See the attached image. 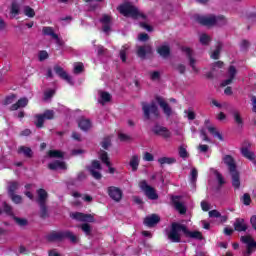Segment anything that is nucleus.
<instances>
[{"label": "nucleus", "instance_id": "7ed1b4c3", "mask_svg": "<svg viewBox=\"0 0 256 256\" xmlns=\"http://www.w3.org/2000/svg\"><path fill=\"white\" fill-rule=\"evenodd\" d=\"M181 231L185 233V225L177 222L172 223L170 231L167 232V237L172 243L181 242Z\"/></svg>", "mask_w": 256, "mask_h": 256}, {"label": "nucleus", "instance_id": "9d476101", "mask_svg": "<svg viewBox=\"0 0 256 256\" xmlns=\"http://www.w3.org/2000/svg\"><path fill=\"white\" fill-rule=\"evenodd\" d=\"M249 149H251V143L244 142L242 148L240 149V153L245 157V159H248V161H252L256 156H255V152Z\"/></svg>", "mask_w": 256, "mask_h": 256}, {"label": "nucleus", "instance_id": "0eeeda50", "mask_svg": "<svg viewBox=\"0 0 256 256\" xmlns=\"http://www.w3.org/2000/svg\"><path fill=\"white\" fill-rule=\"evenodd\" d=\"M107 193L110 199H113V201H116V203H119V201L123 199V191L115 186L108 187Z\"/></svg>", "mask_w": 256, "mask_h": 256}, {"label": "nucleus", "instance_id": "f257e3e1", "mask_svg": "<svg viewBox=\"0 0 256 256\" xmlns=\"http://www.w3.org/2000/svg\"><path fill=\"white\" fill-rule=\"evenodd\" d=\"M142 110L144 113V118L147 121H157V119L161 117L159 107H157V103L155 102H151L150 104L143 103Z\"/></svg>", "mask_w": 256, "mask_h": 256}, {"label": "nucleus", "instance_id": "72a5a7b5", "mask_svg": "<svg viewBox=\"0 0 256 256\" xmlns=\"http://www.w3.org/2000/svg\"><path fill=\"white\" fill-rule=\"evenodd\" d=\"M175 158L173 157H162L158 159V163L161 165H173L175 163Z\"/></svg>", "mask_w": 256, "mask_h": 256}, {"label": "nucleus", "instance_id": "603ef678", "mask_svg": "<svg viewBox=\"0 0 256 256\" xmlns=\"http://www.w3.org/2000/svg\"><path fill=\"white\" fill-rule=\"evenodd\" d=\"M16 99L17 96L15 95L7 96L4 100V105H11L12 103H15Z\"/></svg>", "mask_w": 256, "mask_h": 256}, {"label": "nucleus", "instance_id": "0e129e2a", "mask_svg": "<svg viewBox=\"0 0 256 256\" xmlns=\"http://www.w3.org/2000/svg\"><path fill=\"white\" fill-rule=\"evenodd\" d=\"M40 205V215L41 217H45L47 215V206L46 204H39Z\"/></svg>", "mask_w": 256, "mask_h": 256}, {"label": "nucleus", "instance_id": "2eb2a0df", "mask_svg": "<svg viewBox=\"0 0 256 256\" xmlns=\"http://www.w3.org/2000/svg\"><path fill=\"white\" fill-rule=\"evenodd\" d=\"M179 199H181V197L174 196L172 198V202L175 206L176 211L179 212L180 215H185L187 213V206H185L183 202L179 201Z\"/></svg>", "mask_w": 256, "mask_h": 256}, {"label": "nucleus", "instance_id": "6e6552de", "mask_svg": "<svg viewBox=\"0 0 256 256\" xmlns=\"http://www.w3.org/2000/svg\"><path fill=\"white\" fill-rule=\"evenodd\" d=\"M240 241L247 245V252L246 254L249 256L251 253H253V249L256 247V241L253 239L251 235L242 236L240 238Z\"/></svg>", "mask_w": 256, "mask_h": 256}, {"label": "nucleus", "instance_id": "052dcab7", "mask_svg": "<svg viewBox=\"0 0 256 256\" xmlns=\"http://www.w3.org/2000/svg\"><path fill=\"white\" fill-rule=\"evenodd\" d=\"M179 155L182 159H187L189 157V154L187 153V149L181 147L179 149Z\"/></svg>", "mask_w": 256, "mask_h": 256}, {"label": "nucleus", "instance_id": "6e6d98bb", "mask_svg": "<svg viewBox=\"0 0 256 256\" xmlns=\"http://www.w3.org/2000/svg\"><path fill=\"white\" fill-rule=\"evenodd\" d=\"M220 53H221V45L219 44L211 54V59H219Z\"/></svg>", "mask_w": 256, "mask_h": 256}, {"label": "nucleus", "instance_id": "79ce46f5", "mask_svg": "<svg viewBox=\"0 0 256 256\" xmlns=\"http://www.w3.org/2000/svg\"><path fill=\"white\" fill-rule=\"evenodd\" d=\"M100 159H101L102 162L105 163V165H106L107 167H111V162L109 161V156L107 155V152L102 151V152L100 153Z\"/></svg>", "mask_w": 256, "mask_h": 256}, {"label": "nucleus", "instance_id": "423d86ee", "mask_svg": "<svg viewBox=\"0 0 256 256\" xmlns=\"http://www.w3.org/2000/svg\"><path fill=\"white\" fill-rule=\"evenodd\" d=\"M72 219L81 221L82 223H95V217L91 214H84L81 212H75L71 214Z\"/></svg>", "mask_w": 256, "mask_h": 256}, {"label": "nucleus", "instance_id": "2f4dec72", "mask_svg": "<svg viewBox=\"0 0 256 256\" xmlns=\"http://www.w3.org/2000/svg\"><path fill=\"white\" fill-rule=\"evenodd\" d=\"M42 33L43 35H47L49 37H52L53 38H57V34L55 33V30H53L52 27H49V26H45L42 28Z\"/></svg>", "mask_w": 256, "mask_h": 256}, {"label": "nucleus", "instance_id": "f03ea898", "mask_svg": "<svg viewBox=\"0 0 256 256\" xmlns=\"http://www.w3.org/2000/svg\"><path fill=\"white\" fill-rule=\"evenodd\" d=\"M118 9L121 15H124V17H132V19H139V17H141L142 19H145L143 13H141L137 7L131 5L130 3L121 5Z\"/></svg>", "mask_w": 256, "mask_h": 256}, {"label": "nucleus", "instance_id": "e2e57ef3", "mask_svg": "<svg viewBox=\"0 0 256 256\" xmlns=\"http://www.w3.org/2000/svg\"><path fill=\"white\" fill-rule=\"evenodd\" d=\"M111 146V138H105L102 142V147L103 149H109V147Z\"/></svg>", "mask_w": 256, "mask_h": 256}, {"label": "nucleus", "instance_id": "13d9d810", "mask_svg": "<svg viewBox=\"0 0 256 256\" xmlns=\"http://www.w3.org/2000/svg\"><path fill=\"white\" fill-rule=\"evenodd\" d=\"M118 138L120 139V141H123L125 143L131 141V136L127 135V134H123V133H120L118 135Z\"/></svg>", "mask_w": 256, "mask_h": 256}, {"label": "nucleus", "instance_id": "de8ad7c7", "mask_svg": "<svg viewBox=\"0 0 256 256\" xmlns=\"http://www.w3.org/2000/svg\"><path fill=\"white\" fill-rule=\"evenodd\" d=\"M241 201L243 203V205H251V195H249V193H245L242 197H241Z\"/></svg>", "mask_w": 256, "mask_h": 256}, {"label": "nucleus", "instance_id": "bb28decb", "mask_svg": "<svg viewBox=\"0 0 256 256\" xmlns=\"http://www.w3.org/2000/svg\"><path fill=\"white\" fill-rule=\"evenodd\" d=\"M231 113L236 125H238V127H243V117H241V112H239V110H233Z\"/></svg>", "mask_w": 256, "mask_h": 256}, {"label": "nucleus", "instance_id": "774afa93", "mask_svg": "<svg viewBox=\"0 0 256 256\" xmlns=\"http://www.w3.org/2000/svg\"><path fill=\"white\" fill-rule=\"evenodd\" d=\"M250 223H251V226L254 229V231H256V215H254L250 218Z\"/></svg>", "mask_w": 256, "mask_h": 256}, {"label": "nucleus", "instance_id": "dca6fc26", "mask_svg": "<svg viewBox=\"0 0 256 256\" xmlns=\"http://www.w3.org/2000/svg\"><path fill=\"white\" fill-rule=\"evenodd\" d=\"M235 75H237V68H235V66H230L228 69V79L222 82V87H227V85H231L233 83V79H235Z\"/></svg>", "mask_w": 256, "mask_h": 256}, {"label": "nucleus", "instance_id": "5fc2aeb1", "mask_svg": "<svg viewBox=\"0 0 256 256\" xmlns=\"http://www.w3.org/2000/svg\"><path fill=\"white\" fill-rule=\"evenodd\" d=\"M14 221L20 227H25V225H27V219L25 218L14 217Z\"/></svg>", "mask_w": 256, "mask_h": 256}, {"label": "nucleus", "instance_id": "473e14b6", "mask_svg": "<svg viewBox=\"0 0 256 256\" xmlns=\"http://www.w3.org/2000/svg\"><path fill=\"white\" fill-rule=\"evenodd\" d=\"M99 95H100L99 103H101L102 105H105V103H109V101H111V94L107 92H99Z\"/></svg>", "mask_w": 256, "mask_h": 256}, {"label": "nucleus", "instance_id": "69168bd1", "mask_svg": "<svg viewBox=\"0 0 256 256\" xmlns=\"http://www.w3.org/2000/svg\"><path fill=\"white\" fill-rule=\"evenodd\" d=\"M45 59H49V53L47 51H41L39 53V61H45Z\"/></svg>", "mask_w": 256, "mask_h": 256}, {"label": "nucleus", "instance_id": "6ab92c4d", "mask_svg": "<svg viewBox=\"0 0 256 256\" xmlns=\"http://www.w3.org/2000/svg\"><path fill=\"white\" fill-rule=\"evenodd\" d=\"M161 221V218L157 214H152L150 216H147L144 219V224H146L147 227H155L157 223Z\"/></svg>", "mask_w": 256, "mask_h": 256}, {"label": "nucleus", "instance_id": "09e8293b", "mask_svg": "<svg viewBox=\"0 0 256 256\" xmlns=\"http://www.w3.org/2000/svg\"><path fill=\"white\" fill-rule=\"evenodd\" d=\"M48 155L49 157H56L58 159H61V157H63V152L59 150H50Z\"/></svg>", "mask_w": 256, "mask_h": 256}, {"label": "nucleus", "instance_id": "f3484780", "mask_svg": "<svg viewBox=\"0 0 256 256\" xmlns=\"http://www.w3.org/2000/svg\"><path fill=\"white\" fill-rule=\"evenodd\" d=\"M153 53V48L150 45L139 46L137 50V55L140 59H145L147 55H151Z\"/></svg>", "mask_w": 256, "mask_h": 256}, {"label": "nucleus", "instance_id": "a211bd4d", "mask_svg": "<svg viewBox=\"0 0 256 256\" xmlns=\"http://www.w3.org/2000/svg\"><path fill=\"white\" fill-rule=\"evenodd\" d=\"M223 162L227 165L230 173L237 171V165L235 164V159L231 155H225L223 157Z\"/></svg>", "mask_w": 256, "mask_h": 256}, {"label": "nucleus", "instance_id": "864d4df0", "mask_svg": "<svg viewBox=\"0 0 256 256\" xmlns=\"http://www.w3.org/2000/svg\"><path fill=\"white\" fill-rule=\"evenodd\" d=\"M11 15H13L14 17H16V15L19 13V4L13 2L12 6H11V11H10Z\"/></svg>", "mask_w": 256, "mask_h": 256}, {"label": "nucleus", "instance_id": "4be33fe9", "mask_svg": "<svg viewBox=\"0 0 256 256\" xmlns=\"http://www.w3.org/2000/svg\"><path fill=\"white\" fill-rule=\"evenodd\" d=\"M234 229L235 231H238V232L247 231L248 227H247V224L245 223V219L237 218L234 222Z\"/></svg>", "mask_w": 256, "mask_h": 256}, {"label": "nucleus", "instance_id": "aec40b11", "mask_svg": "<svg viewBox=\"0 0 256 256\" xmlns=\"http://www.w3.org/2000/svg\"><path fill=\"white\" fill-rule=\"evenodd\" d=\"M184 235L185 237H189L190 239H198L199 241L203 239V234L200 231H189L187 226H184Z\"/></svg>", "mask_w": 256, "mask_h": 256}, {"label": "nucleus", "instance_id": "680f3d73", "mask_svg": "<svg viewBox=\"0 0 256 256\" xmlns=\"http://www.w3.org/2000/svg\"><path fill=\"white\" fill-rule=\"evenodd\" d=\"M4 212L7 213V215H13V208L4 202Z\"/></svg>", "mask_w": 256, "mask_h": 256}, {"label": "nucleus", "instance_id": "3c124183", "mask_svg": "<svg viewBox=\"0 0 256 256\" xmlns=\"http://www.w3.org/2000/svg\"><path fill=\"white\" fill-rule=\"evenodd\" d=\"M209 41H211V37H209V35L207 34L200 35V43H202V45H208Z\"/></svg>", "mask_w": 256, "mask_h": 256}, {"label": "nucleus", "instance_id": "f8f14e48", "mask_svg": "<svg viewBox=\"0 0 256 256\" xmlns=\"http://www.w3.org/2000/svg\"><path fill=\"white\" fill-rule=\"evenodd\" d=\"M156 102L161 107L166 117H171L173 115V109H171V106H169V104L162 97H156Z\"/></svg>", "mask_w": 256, "mask_h": 256}, {"label": "nucleus", "instance_id": "c03bdc74", "mask_svg": "<svg viewBox=\"0 0 256 256\" xmlns=\"http://www.w3.org/2000/svg\"><path fill=\"white\" fill-rule=\"evenodd\" d=\"M184 113H185L187 119H189V121H194L196 114L192 108H188L187 110H184Z\"/></svg>", "mask_w": 256, "mask_h": 256}, {"label": "nucleus", "instance_id": "f704fd0d", "mask_svg": "<svg viewBox=\"0 0 256 256\" xmlns=\"http://www.w3.org/2000/svg\"><path fill=\"white\" fill-rule=\"evenodd\" d=\"M34 124L38 129H41L43 127V124L45 123V118L42 116V114H37L35 116Z\"/></svg>", "mask_w": 256, "mask_h": 256}, {"label": "nucleus", "instance_id": "412c9836", "mask_svg": "<svg viewBox=\"0 0 256 256\" xmlns=\"http://www.w3.org/2000/svg\"><path fill=\"white\" fill-rule=\"evenodd\" d=\"M26 105H29V99L20 98L16 103L10 106V111H17L18 109H23Z\"/></svg>", "mask_w": 256, "mask_h": 256}, {"label": "nucleus", "instance_id": "c756f323", "mask_svg": "<svg viewBox=\"0 0 256 256\" xmlns=\"http://www.w3.org/2000/svg\"><path fill=\"white\" fill-rule=\"evenodd\" d=\"M19 189V182L11 181L8 183V194L15 195V192Z\"/></svg>", "mask_w": 256, "mask_h": 256}, {"label": "nucleus", "instance_id": "39448f33", "mask_svg": "<svg viewBox=\"0 0 256 256\" xmlns=\"http://www.w3.org/2000/svg\"><path fill=\"white\" fill-rule=\"evenodd\" d=\"M152 133L158 137H162L163 139H171V131H169L165 126L155 125L152 128Z\"/></svg>", "mask_w": 256, "mask_h": 256}, {"label": "nucleus", "instance_id": "cd10ccee", "mask_svg": "<svg viewBox=\"0 0 256 256\" xmlns=\"http://www.w3.org/2000/svg\"><path fill=\"white\" fill-rule=\"evenodd\" d=\"M139 156L138 155H133L131 158H130V162H129V165L132 169V171H137V169H139Z\"/></svg>", "mask_w": 256, "mask_h": 256}, {"label": "nucleus", "instance_id": "ea45409f", "mask_svg": "<svg viewBox=\"0 0 256 256\" xmlns=\"http://www.w3.org/2000/svg\"><path fill=\"white\" fill-rule=\"evenodd\" d=\"M174 71H177L178 73H180V75L185 74V71H187V67L185 66V64H174Z\"/></svg>", "mask_w": 256, "mask_h": 256}, {"label": "nucleus", "instance_id": "bf43d9fd", "mask_svg": "<svg viewBox=\"0 0 256 256\" xmlns=\"http://www.w3.org/2000/svg\"><path fill=\"white\" fill-rule=\"evenodd\" d=\"M191 183H195L197 181V177H198V172L196 168H193L191 170Z\"/></svg>", "mask_w": 256, "mask_h": 256}, {"label": "nucleus", "instance_id": "ddd939ff", "mask_svg": "<svg viewBox=\"0 0 256 256\" xmlns=\"http://www.w3.org/2000/svg\"><path fill=\"white\" fill-rule=\"evenodd\" d=\"M196 21L200 25H205L206 27H213L215 25V16H196Z\"/></svg>", "mask_w": 256, "mask_h": 256}, {"label": "nucleus", "instance_id": "49530a36", "mask_svg": "<svg viewBox=\"0 0 256 256\" xmlns=\"http://www.w3.org/2000/svg\"><path fill=\"white\" fill-rule=\"evenodd\" d=\"M127 49H129V46H123V48L120 50V59L125 63L127 61Z\"/></svg>", "mask_w": 256, "mask_h": 256}, {"label": "nucleus", "instance_id": "7c9ffc66", "mask_svg": "<svg viewBox=\"0 0 256 256\" xmlns=\"http://www.w3.org/2000/svg\"><path fill=\"white\" fill-rule=\"evenodd\" d=\"M47 241H59V239H63V234L59 232H52L46 236Z\"/></svg>", "mask_w": 256, "mask_h": 256}, {"label": "nucleus", "instance_id": "20e7f679", "mask_svg": "<svg viewBox=\"0 0 256 256\" xmlns=\"http://www.w3.org/2000/svg\"><path fill=\"white\" fill-rule=\"evenodd\" d=\"M139 187L142 191H144V193H145L146 197H148V199H151L152 201L159 199V195H157V192H155V188L148 185L147 181H145V180L140 181Z\"/></svg>", "mask_w": 256, "mask_h": 256}, {"label": "nucleus", "instance_id": "b1692460", "mask_svg": "<svg viewBox=\"0 0 256 256\" xmlns=\"http://www.w3.org/2000/svg\"><path fill=\"white\" fill-rule=\"evenodd\" d=\"M48 169H51L52 171H57V169H67V166L65 165V162L56 160L48 164Z\"/></svg>", "mask_w": 256, "mask_h": 256}, {"label": "nucleus", "instance_id": "338daca9", "mask_svg": "<svg viewBox=\"0 0 256 256\" xmlns=\"http://www.w3.org/2000/svg\"><path fill=\"white\" fill-rule=\"evenodd\" d=\"M209 217L218 219L219 217H221V213L219 211H217V210H211L209 212Z\"/></svg>", "mask_w": 256, "mask_h": 256}, {"label": "nucleus", "instance_id": "e433bc0d", "mask_svg": "<svg viewBox=\"0 0 256 256\" xmlns=\"http://www.w3.org/2000/svg\"><path fill=\"white\" fill-rule=\"evenodd\" d=\"M157 51H158L159 55L164 58H167V56L170 53L169 46H166V45L160 46Z\"/></svg>", "mask_w": 256, "mask_h": 256}, {"label": "nucleus", "instance_id": "c85d7f7f", "mask_svg": "<svg viewBox=\"0 0 256 256\" xmlns=\"http://www.w3.org/2000/svg\"><path fill=\"white\" fill-rule=\"evenodd\" d=\"M19 155H24V157H33V150L26 146H20L18 148Z\"/></svg>", "mask_w": 256, "mask_h": 256}, {"label": "nucleus", "instance_id": "c9c22d12", "mask_svg": "<svg viewBox=\"0 0 256 256\" xmlns=\"http://www.w3.org/2000/svg\"><path fill=\"white\" fill-rule=\"evenodd\" d=\"M207 130L209 131V133H211V135H214V137H217L220 141H223V136L221 135V133H219V131H217V128H215V126H207Z\"/></svg>", "mask_w": 256, "mask_h": 256}, {"label": "nucleus", "instance_id": "4468645a", "mask_svg": "<svg viewBox=\"0 0 256 256\" xmlns=\"http://www.w3.org/2000/svg\"><path fill=\"white\" fill-rule=\"evenodd\" d=\"M54 71L57 73L61 79H64V81H67L70 85H73V79L69 74L63 69V67L56 65L54 66Z\"/></svg>", "mask_w": 256, "mask_h": 256}, {"label": "nucleus", "instance_id": "4c0bfd02", "mask_svg": "<svg viewBox=\"0 0 256 256\" xmlns=\"http://www.w3.org/2000/svg\"><path fill=\"white\" fill-rule=\"evenodd\" d=\"M23 13L24 15H26V17H29L30 19H33V17H35V10L30 6H24Z\"/></svg>", "mask_w": 256, "mask_h": 256}, {"label": "nucleus", "instance_id": "a878e982", "mask_svg": "<svg viewBox=\"0 0 256 256\" xmlns=\"http://www.w3.org/2000/svg\"><path fill=\"white\" fill-rule=\"evenodd\" d=\"M78 127L82 131H89V129H91V120L81 118L80 121L78 122Z\"/></svg>", "mask_w": 256, "mask_h": 256}, {"label": "nucleus", "instance_id": "37998d69", "mask_svg": "<svg viewBox=\"0 0 256 256\" xmlns=\"http://www.w3.org/2000/svg\"><path fill=\"white\" fill-rule=\"evenodd\" d=\"M44 120L50 121L55 118V112L53 110H46L43 114H41Z\"/></svg>", "mask_w": 256, "mask_h": 256}, {"label": "nucleus", "instance_id": "8fccbe9b", "mask_svg": "<svg viewBox=\"0 0 256 256\" xmlns=\"http://www.w3.org/2000/svg\"><path fill=\"white\" fill-rule=\"evenodd\" d=\"M80 229L85 233V235H91V225L84 223L79 226Z\"/></svg>", "mask_w": 256, "mask_h": 256}, {"label": "nucleus", "instance_id": "1a4fd4ad", "mask_svg": "<svg viewBox=\"0 0 256 256\" xmlns=\"http://www.w3.org/2000/svg\"><path fill=\"white\" fill-rule=\"evenodd\" d=\"M182 51L188 58L189 65L192 68V71H194V73H199V68H197V66H196L197 60L194 59V57H193V50L190 48H183Z\"/></svg>", "mask_w": 256, "mask_h": 256}, {"label": "nucleus", "instance_id": "58836bf2", "mask_svg": "<svg viewBox=\"0 0 256 256\" xmlns=\"http://www.w3.org/2000/svg\"><path fill=\"white\" fill-rule=\"evenodd\" d=\"M63 237H67L71 241V243H79V237H77L72 232H69V231L64 232Z\"/></svg>", "mask_w": 256, "mask_h": 256}, {"label": "nucleus", "instance_id": "4d7b16f0", "mask_svg": "<svg viewBox=\"0 0 256 256\" xmlns=\"http://www.w3.org/2000/svg\"><path fill=\"white\" fill-rule=\"evenodd\" d=\"M10 197L13 203H16L17 205H19V203H22L23 201V198L20 195L10 194Z\"/></svg>", "mask_w": 256, "mask_h": 256}, {"label": "nucleus", "instance_id": "9b49d317", "mask_svg": "<svg viewBox=\"0 0 256 256\" xmlns=\"http://www.w3.org/2000/svg\"><path fill=\"white\" fill-rule=\"evenodd\" d=\"M101 169H102L101 163H99V161L97 160H94L92 162V165L88 168V171L91 173L94 179H101L103 177L99 172L101 171Z\"/></svg>", "mask_w": 256, "mask_h": 256}, {"label": "nucleus", "instance_id": "5701e85b", "mask_svg": "<svg viewBox=\"0 0 256 256\" xmlns=\"http://www.w3.org/2000/svg\"><path fill=\"white\" fill-rule=\"evenodd\" d=\"M37 195H38V199H37L38 205H43L47 203V197H49V195L47 194V191H45V189L37 190Z\"/></svg>", "mask_w": 256, "mask_h": 256}, {"label": "nucleus", "instance_id": "a19ab883", "mask_svg": "<svg viewBox=\"0 0 256 256\" xmlns=\"http://www.w3.org/2000/svg\"><path fill=\"white\" fill-rule=\"evenodd\" d=\"M215 25L223 26L227 25V18L225 16H215Z\"/></svg>", "mask_w": 256, "mask_h": 256}, {"label": "nucleus", "instance_id": "a18cd8bd", "mask_svg": "<svg viewBox=\"0 0 256 256\" xmlns=\"http://www.w3.org/2000/svg\"><path fill=\"white\" fill-rule=\"evenodd\" d=\"M74 73L75 75H79L80 73H83V63L81 62L74 63Z\"/></svg>", "mask_w": 256, "mask_h": 256}, {"label": "nucleus", "instance_id": "393cba45", "mask_svg": "<svg viewBox=\"0 0 256 256\" xmlns=\"http://www.w3.org/2000/svg\"><path fill=\"white\" fill-rule=\"evenodd\" d=\"M232 177V185L235 189H239L241 187V180L239 178V172L235 170L234 172H230Z\"/></svg>", "mask_w": 256, "mask_h": 256}]
</instances>
